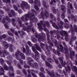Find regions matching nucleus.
I'll return each mask as SVG.
<instances>
[{
	"instance_id": "b1692460",
	"label": "nucleus",
	"mask_w": 77,
	"mask_h": 77,
	"mask_svg": "<svg viewBox=\"0 0 77 77\" xmlns=\"http://www.w3.org/2000/svg\"><path fill=\"white\" fill-rule=\"evenodd\" d=\"M47 26H50V23H49V22L48 21H46L45 22V23L44 24V25L43 26V27H47Z\"/></svg>"
},
{
	"instance_id": "39448f33",
	"label": "nucleus",
	"mask_w": 77,
	"mask_h": 77,
	"mask_svg": "<svg viewBox=\"0 0 77 77\" xmlns=\"http://www.w3.org/2000/svg\"><path fill=\"white\" fill-rule=\"evenodd\" d=\"M34 53L35 55H34V54H31L32 55V57L33 58V59L36 60H37L39 59V52H38L37 51H36L34 52Z\"/></svg>"
},
{
	"instance_id": "6e6552de",
	"label": "nucleus",
	"mask_w": 77,
	"mask_h": 77,
	"mask_svg": "<svg viewBox=\"0 0 77 77\" xmlns=\"http://www.w3.org/2000/svg\"><path fill=\"white\" fill-rule=\"evenodd\" d=\"M2 54V57H5V55H9V52L5 50H3L2 51L0 50V55Z\"/></svg>"
},
{
	"instance_id": "69168bd1",
	"label": "nucleus",
	"mask_w": 77,
	"mask_h": 77,
	"mask_svg": "<svg viewBox=\"0 0 77 77\" xmlns=\"http://www.w3.org/2000/svg\"><path fill=\"white\" fill-rule=\"evenodd\" d=\"M4 26L5 28V29H8L9 27H8V25L6 23H5L4 24Z\"/></svg>"
},
{
	"instance_id": "052dcab7",
	"label": "nucleus",
	"mask_w": 77,
	"mask_h": 77,
	"mask_svg": "<svg viewBox=\"0 0 77 77\" xmlns=\"http://www.w3.org/2000/svg\"><path fill=\"white\" fill-rule=\"evenodd\" d=\"M32 50L33 52H35V51H36V48H35V46L32 47Z\"/></svg>"
},
{
	"instance_id": "1a4fd4ad",
	"label": "nucleus",
	"mask_w": 77,
	"mask_h": 77,
	"mask_svg": "<svg viewBox=\"0 0 77 77\" xmlns=\"http://www.w3.org/2000/svg\"><path fill=\"white\" fill-rule=\"evenodd\" d=\"M53 38H54L53 36H51V39L52 42L54 43V45L57 47L58 50H59L60 48H59V45H57V41L56 40H54V39Z\"/></svg>"
},
{
	"instance_id": "4c0bfd02",
	"label": "nucleus",
	"mask_w": 77,
	"mask_h": 77,
	"mask_svg": "<svg viewBox=\"0 0 77 77\" xmlns=\"http://www.w3.org/2000/svg\"><path fill=\"white\" fill-rule=\"evenodd\" d=\"M73 29L76 32H77V25H73Z\"/></svg>"
},
{
	"instance_id": "bb28decb",
	"label": "nucleus",
	"mask_w": 77,
	"mask_h": 77,
	"mask_svg": "<svg viewBox=\"0 0 77 77\" xmlns=\"http://www.w3.org/2000/svg\"><path fill=\"white\" fill-rule=\"evenodd\" d=\"M48 42L51 47H53L54 46V44H53V42H52L50 41V40H48Z\"/></svg>"
},
{
	"instance_id": "0e129e2a",
	"label": "nucleus",
	"mask_w": 77,
	"mask_h": 77,
	"mask_svg": "<svg viewBox=\"0 0 77 77\" xmlns=\"http://www.w3.org/2000/svg\"><path fill=\"white\" fill-rule=\"evenodd\" d=\"M61 17L63 18H65V13L63 12V14H61Z\"/></svg>"
},
{
	"instance_id": "2f4dec72",
	"label": "nucleus",
	"mask_w": 77,
	"mask_h": 77,
	"mask_svg": "<svg viewBox=\"0 0 77 77\" xmlns=\"http://www.w3.org/2000/svg\"><path fill=\"white\" fill-rule=\"evenodd\" d=\"M7 58L8 60H9L10 61H12V56L11 55H10L9 56H8Z\"/></svg>"
},
{
	"instance_id": "a18cd8bd",
	"label": "nucleus",
	"mask_w": 77,
	"mask_h": 77,
	"mask_svg": "<svg viewBox=\"0 0 77 77\" xmlns=\"http://www.w3.org/2000/svg\"><path fill=\"white\" fill-rule=\"evenodd\" d=\"M48 60L49 62H50V63H51V62H53V60L52 58L50 57L48 59Z\"/></svg>"
},
{
	"instance_id": "a878e982",
	"label": "nucleus",
	"mask_w": 77,
	"mask_h": 77,
	"mask_svg": "<svg viewBox=\"0 0 77 77\" xmlns=\"http://www.w3.org/2000/svg\"><path fill=\"white\" fill-rule=\"evenodd\" d=\"M11 20L12 21V24L14 26V27L16 26V23H15V18H13Z\"/></svg>"
},
{
	"instance_id": "5fc2aeb1",
	"label": "nucleus",
	"mask_w": 77,
	"mask_h": 77,
	"mask_svg": "<svg viewBox=\"0 0 77 77\" xmlns=\"http://www.w3.org/2000/svg\"><path fill=\"white\" fill-rule=\"evenodd\" d=\"M39 74H40V75L41 77H45V75H44V73H42V72H40V73Z\"/></svg>"
},
{
	"instance_id": "de8ad7c7",
	"label": "nucleus",
	"mask_w": 77,
	"mask_h": 77,
	"mask_svg": "<svg viewBox=\"0 0 77 77\" xmlns=\"http://www.w3.org/2000/svg\"><path fill=\"white\" fill-rule=\"evenodd\" d=\"M34 8L36 10L39 11V7H38V5H35Z\"/></svg>"
},
{
	"instance_id": "37998d69",
	"label": "nucleus",
	"mask_w": 77,
	"mask_h": 77,
	"mask_svg": "<svg viewBox=\"0 0 77 77\" xmlns=\"http://www.w3.org/2000/svg\"><path fill=\"white\" fill-rule=\"evenodd\" d=\"M64 27L66 29H68L69 28V25L68 23H65L64 24Z\"/></svg>"
},
{
	"instance_id": "680f3d73",
	"label": "nucleus",
	"mask_w": 77,
	"mask_h": 77,
	"mask_svg": "<svg viewBox=\"0 0 77 77\" xmlns=\"http://www.w3.org/2000/svg\"><path fill=\"white\" fill-rule=\"evenodd\" d=\"M23 72L24 74H25V75H27V72H26V69L23 70Z\"/></svg>"
},
{
	"instance_id": "79ce46f5",
	"label": "nucleus",
	"mask_w": 77,
	"mask_h": 77,
	"mask_svg": "<svg viewBox=\"0 0 77 77\" xmlns=\"http://www.w3.org/2000/svg\"><path fill=\"white\" fill-rule=\"evenodd\" d=\"M67 65V64H66V62H65V61H64V66L65 68L66 71L67 72H68V69H67V67L65 66V65Z\"/></svg>"
},
{
	"instance_id": "ddd939ff",
	"label": "nucleus",
	"mask_w": 77,
	"mask_h": 77,
	"mask_svg": "<svg viewBox=\"0 0 77 77\" xmlns=\"http://www.w3.org/2000/svg\"><path fill=\"white\" fill-rule=\"evenodd\" d=\"M20 53H21V52H20V50H17V52H16L15 54V55L17 59H19V57H18V56L20 54Z\"/></svg>"
},
{
	"instance_id": "dca6fc26",
	"label": "nucleus",
	"mask_w": 77,
	"mask_h": 77,
	"mask_svg": "<svg viewBox=\"0 0 77 77\" xmlns=\"http://www.w3.org/2000/svg\"><path fill=\"white\" fill-rule=\"evenodd\" d=\"M45 63L46 66H47L49 68H53V66L48 61H46Z\"/></svg>"
},
{
	"instance_id": "473e14b6",
	"label": "nucleus",
	"mask_w": 77,
	"mask_h": 77,
	"mask_svg": "<svg viewBox=\"0 0 77 77\" xmlns=\"http://www.w3.org/2000/svg\"><path fill=\"white\" fill-rule=\"evenodd\" d=\"M40 45L41 48H42V49H43L44 48V46H45V44H44L42 42L40 43Z\"/></svg>"
},
{
	"instance_id": "f3484780",
	"label": "nucleus",
	"mask_w": 77,
	"mask_h": 77,
	"mask_svg": "<svg viewBox=\"0 0 77 77\" xmlns=\"http://www.w3.org/2000/svg\"><path fill=\"white\" fill-rule=\"evenodd\" d=\"M71 67L72 71H75H75H76L77 69V67L75 66H73V65H71Z\"/></svg>"
},
{
	"instance_id": "c03bdc74",
	"label": "nucleus",
	"mask_w": 77,
	"mask_h": 77,
	"mask_svg": "<svg viewBox=\"0 0 77 77\" xmlns=\"http://www.w3.org/2000/svg\"><path fill=\"white\" fill-rule=\"evenodd\" d=\"M52 11H53V14H56V12H57V11H56V9H54V7H53L52 8Z\"/></svg>"
},
{
	"instance_id": "9d476101",
	"label": "nucleus",
	"mask_w": 77,
	"mask_h": 77,
	"mask_svg": "<svg viewBox=\"0 0 77 77\" xmlns=\"http://www.w3.org/2000/svg\"><path fill=\"white\" fill-rule=\"evenodd\" d=\"M46 70L47 71V72L48 74L51 77H56V75L54 74V72L53 70H52L51 72L50 71L48 70V69H46Z\"/></svg>"
},
{
	"instance_id": "6e6d98bb",
	"label": "nucleus",
	"mask_w": 77,
	"mask_h": 77,
	"mask_svg": "<svg viewBox=\"0 0 77 77\" xmlns=\"http://www.w3.org/2000/svg\"><path fill=\"white\" fill-rule=\"evenodd\" d=\"M9 75L10 77H14V73H11L10 72L9 73Z\"/></svg>"
},
{
	"instance_id": "4468645a",
	"label": "nucleus",
	"mask_w": 77,
	"mask_h": 77,
	"mask_svg": "<svg viewBox=\"0 0 77 77\" xmlns=\"http://www.w3.org/2000/svg\"><path fill=\"white\" fill-rule=\"evenodd\" d=\"M22 27L23 28V30L24 31H26V30L27 29H31V27H26V26H25V25L24 24H22Z\"/></svg>"
},
{
	"instance_id": "e433bc0d",
	"label": "nucleus",
	"mask_w": 77,
	"mask_h": 77,
	"mask_svg": "<svg viewBox=\"0 0 77 77\" xmlns=\"http://www.w3.org/2000/svg\"><path fill=\"white\" fill-rule=\"evenodd\" d=\"M13 8L16 11H18V7H17V5L14 4L13 5Z\"/></svg>"
},
{
	"instance_id": "c9c22d12",
	"label": "nucleus",
	"mask_w": 77,
	"mask_h": 77,
	"mask_svg": "<svg viewBox=\"0 0 77 77\" xmlns=\"http://www.w3.org/2000/svg\"><path fill=\"white\" fill-rule=\"evenodd\" d=\"M31 40L33 42H35L36 41H37V39L35 38V37H32L31 38Z\"/></svg>"
},
{
	"instance_id": "4d7b16f0",
	"label": "nucleus",
	"mask_w": 77,
	"mask_h": 77,
	"mask_svg": "<svg viewBox=\"0 0 77 77\" xmlns=\"http://www.w3.org/2000/svg\"><path fill=\"white\" fill-rule=\"evenodd\" d=\"M31 12H32V13H34V14H35V15H36L37 14V12L36 11H35L34 9H32L31 10Z\"/></svg>"
},
{
	"instance_id": "ea45409f",
	"label": "nucleus",
	"mask_w": 77,
	"mask_h": 77,
	"mask_svg": "<svg viewBox=\"0 0 77 77\" xmlns=\"http://www.w3.org/2000/svg\"><path fill=\"white\" fill-rule=\"evenodd\" d=\"M11 12L13 16H15V12L14 11L12 10H11Z\"/></svg>"
},
{
	"instance_id": "72a5a7b5",
	"label": "nucleus",
	"mask_w": 77,
	"mask_h": 77,
	"mask_svg": "<svg viewBox=\"0 0 77 77\" xmlns=\"http://www.w3.org/2000/svg\"><path fill=\"white\" fill-rule=\"evenodd\" d=\"M68 5V7H69V5L70 6V8L71 10H72V4H70V2H69L67 4Z\"/></svg>"
},
{
	"instance_id": "49530a36",
	"label": "nucleus",
	"mask_w": 77,
	"mask_h": 77,
	"mask_svg": "<svg viewBox=\"0 0 77 77\" xmlns=\"http://www.w3.org/2000/svg\"><path fill=\"white\" fill-rule=\"evenodd\" d=\"M66 52V57L67 59H69V53L68 52Z\"/></svg>"
},
{
	"instance_id": "0eeeda50",
	"label": "nucleus",
	"mask_w": 77,
	"mask_h": 77,
	"mask_svg": "<svg viewBox=\"0 0 77 77\" xmlns=\"http://www.w3.org/2000/svg\"><path fill=\"white\" fill-rule=\"evenodd\" d=\"M41 15L42 17L43 20L45 19V17L48 18V16H49V13L47 11H45V14H44V12H41Z\"/></svg>"
},
{
	"instance_id": "338daca9",
	"label": "nucleus",
	"mask_w": 77,
	"mask_h": 77,
	"mask_svg": "<svg viewBox=\"0 0 77 77\" xmlns=\"http://www.w3.org/2000/svg\"><path fill=\"white\" fill-rule=\"evenodd\" d=\"M0 62L1 63H4V60L2 58H1L0 59Z\"/></svg>"
},
{
	"instance_id": "c85d7f7f",
	"label": "nucleus",
	"mask_w": 77,
	"mask_h": 77,
	"mask_svg": "<svg viewBox=\"0 0 77 77\" xmlns=\"http://www.w3.org/2000/svg\"><path fill=\"white\" fill-rule=\"evenodd\" d=\"M8 69V70H10V71H12L13 72H14V69H13V66H10L9 67Z\"/></svg>"
},
{
	"instance_id": "864d4df0",
	"label": "nucleus",
	"mask_w": 77,
	"mask_h": 77,
	"mask_svg": "<svg viewBox=\"0 0 77 77\" xmlns=\"http://www.w3.org/2000/svg\"><path fill=\"white\" fill-rule=\"evenodd\" d=\"M59 50H60L61 53H63V47L62 46V47L60 48Z\"/></svg>"
},
{
	"instance_id": "a19ab883",
	"label": "nucleus",
	"mask_w": 77,
	"mask_h": 77,
	"mask_svg": "<svg viewBox=\"0 0 77 77\" xmlns=\"http://www.w3.org/2000/svg\"><path fill=\"white\" fill-rule=\"evenodd\" d=\"M24 67L25 68H28V69H29L30 67L29 65H27V64H25L24 65Z\"/></svg>"
},
{
	"instance_id": "412c9836",
	"label": "nucleus",
	"mask_w": 77,
	"mask_h": 77,
	"mask_svg": "<svg viewBox=\"0 0 77 77\" xmlns=\"http://www.w3.org/2000/svg\"><path fill=\"white\" fill-rule=\"evenodd\" d=\"M52 26H53V27H54V28L57 29V30H59V27L58 26H57V25H56V24L55 23H53L52 24Z\"/></svg>"
},
{
	"instance_id": "a211bd4d",
	"label": "nucleus",
	"mask_w": 77,
	"mask_h": 77,
	"mask_svg": "<svg viewBox=\"0 0 77 77\" xmlns=\"http://www.w3.org/2000/svg\"><path fill=\"white\" fill-rule=\"evenodd\" d=\"M42 4L44 7H45V8L46 9H47V8L49 7V5H48L47 6V5H46V2L45 1H43Z\"/></svg>"
},
{
	"instance_id": "f704fd0d",
	"label": "nucleus",
	"mask_w": 77,
	"mask_h": 77,
	"mask_svg": "<svg viewBox=\"0 0 77 77\" xmlns=\"http://www.w3.org/2000/svg\"><path fill=\"white\" fill-rule=\"evenodd\" d=\"M25 47L27 52L28 53H29V46L27 45Z\"/></svg>"
},
{
	"instance_id": "3c124183",
	"label": "nucleus",
	"mask_w": 77,
	"mask_h": 77,
	"mask_svg": "<svg viewBox=\"0 0 77 77\" xmlns=\"http://www.w3.org/2000/svg\"><path fill=\"white\" fill-rule=\"evenodd\" d=\"M46 53H47V55L48 57H50V51L49 50L48 51H47L46 52Z\"/></svg>"
},
{
	"instance_id": "13d9d810",
	"label": "nucleus",
	"mask_w": 77,
	"mask_h": 77,
	"mask_svg": "<svg viewBox=\"0 0 77 77\" xmlns=\"http://www.w3.org/2000/svg\"><path fill=\"white\" fill-rule=\"evenodd\" d=\"M6 20L7 21H11V20L10 19V18L8 16H6Z\"/></svg>"
},
{
	"instance_id": "e2e57ef3",
	"label": "nucleus",
	"mask_w": 77,
	"mask_h": 77,
	"mask_svg": "<svg viewBox=\"0 0 77 77\" xmlns=\"http://www.w3.org/2000/svg\"><path fill=\"white\" fill-rule=\"evenodd\" d=\"M58 26L60 29H63V27L62 26V25H60V23H58Z\"/></svg>"
},
{
	"instance_id": "20e7f679",
	"label": "nucleus",
	"mask_w": 77,
	"mask_h": 77,
	"mask_svg": "<svg viewBox=\"0 0 77 77\" xmlns=\"http://www.w3.org/2000/svg\"><path fill=\"white\" fill-rule=\"evenodd\" d=\"M35 36L36 38H38V42H41V41H45V39L42 37L41 34H38L37 33H36L35 35Z\"/></svg>"
},
{
	"instance_id": "bf43d9fd",
	"label": "nucleus",
	"mask_w": 77,
	"mask_h": 77,
	"mask_svg": "<svg viewBox=\"0 0 77 77\" xmlns=\"http://www.w3.org/2000/svg\"><path fill=\"white\" fill-rule=\"evenodd\" d=\"M31 74L32 75L33 77H38V76H37V75H36L35 74V73L34 72H31Z\"/></svg>"
},
{
	"instance_id": "423d86ee",
	"label": "nucleus",
	"mask_w": 77,
	"mask_h": 77,
	"mask_svg": "<svg viewBox=\"0 0 77 77\" xmlns=\"http://www.w3.org/2000/svg\"><path fill=\"white\" fill-rule=\"evenodd\" d=\"M13 46V45L12 44H8L7 43L5 44L4 45V48L5 49L8 48L9 47H10L9 48V50L11 52H12L13 51V48H12V47Z\"/></svg>"
},
{
	"instance_id": "f8f14e48",
	"label": "nucleus",
	"mask_w": 77,
	"mask_h": 77,
	"mask_svg": "<svg viewBox=\"0 0 77 77\" xmlns=\"http://www.w3.org/2000/svg\"><path fill=\"white\" fill-rule=\"evenodd\" d=\"M63 33L66 36L65 37V39L66 41H67V42H68V41H69V40L68 39V32L65 31H64Z\"/></svg>"
},
{
	"instance_id": "2eb2a0df",
	"label": "nucleus",
	"mask_w": 77,
	"mask_h": 77,
	"mask_svg": "<svg viewBox=\"0 0 77 77\" xmlns=\"http://www.w3.org/2000/svg\"><path fill=\"white\" fill-rule=\"evenodd\" d=\"M58 59H59V60H60L61 64L62 65V66H64V63H63V58H62L61 57H59L58 58Z\"/></svg>"
},
{
	"instance_id": "4be33fe9",
	"label": "nucleus",
	"mask_w": 77,
	"mask_h": 77,
	"mask_svg": "<svg viewBox=\"0 0 77 77\" xmlns=\"http://www.w3.org/2000/svg\"><path fill=\"white\" fill-rule=\"evenodd\" d=\"M17 21L19 24L20 27H22L23 25H22V22L20 20V18H18Z\"/></svg>"
},
{
	"instance_id": "5701e85b",
	"label": "nucleus",
	"mask_w": 77,
	"mask_h": 77,
	"mask_svg": "<svg viewBox=\"0 0 77 77\" xmlns=\"http://www.w3.org/2000/svg\"><path fill=\"white\" fill-rule=\"evenodd\" d=\"M70 58H71L72 57V56H75V52L74 51H72L70 52Z\"/></svg>"
},
{
	"instance_id": "09e8293b",
	"label": "nucleus",
	"mask_w": 77,
	"mask_h": 77,
	"mask_svg": "<svg viewBox=\"0 0 77 77\" xmlns=\"http://www.w3.org/2000/svg\"><path fill=\"white\" fill-rule=\"evenodd\" d=\"M42 58L44 61H45V58L46 57L44 55H41Z\"/></svg>"
},
{
	"instance_id": "393cba45",
	"label": "nucleus",
	"mask_w": 77,
	"mask_h": 77,
	"mask_svg": "<svg viewBox=\"0 0 77 77\" xmlns=\"http://www.w3.org/2000/svg\"><path fill=\"white\" fill-rule=\"evenodd\" d=\"M35 48H36L37 50H38L41 53H42V50H41V48H40V47L39 46L36 45L35 46Z\"/></svg>"
},
{
	"instance_id": "8fccbe9b",
	"label": "nucleus",
	"mask_w": 77,
	"mask_h": 77,
	"mask_svg": "<svg viewBox=\"0 0 77 77\" xmlns=\"http://www.w3.org/2000/svg\"><path fill=\"white\" fill-rule=\"evenodd\" d=\"M47 36V39L48 41L49 40H50V35L48 33H47L46 34Z\"/></svg>"
},
{
	"instance_id": "7c9ffc66",
	"label": "nucleus",
	"mask_w": 77,
	"mask_h": 77,
	"mask_svg": "<svg viewBox=\"0 0 77 77\" xmlns=\"http://www.w3.org/2000/svg\"><path fill=\"white\" fill-rule=\"evenodd\" d=\"M3 67L5 70H6V71L9 70L8 66L6 64H5V65Z\"/></svg>"
},
{
	"instance_id": "f257e3e1",
	"label": "nucleus",
	"mask_w": 77,
	"mask_h": 77,
	"mask_svg": "<svg viewBox=\"0 0 77 77\" xmlns=\"http://www.w3.org/2000/svg\"><path fill=\"white\" fill-rule=\"evenodd\" d=\"M28 60V63L32 68H36L37 69H39V66L36 62L34 63L33 64L32 63L33 61V60L30 57H28L27 58Z\"/></svg>"
},
{
	"instance_id": "f03ea898",
	"label": "nucleus",
	"mask_w": 77,
	"mask_h": 77,
	"mask_svg": "<svg viewBox=\"0 0 77 77\" xmlns=\"http://www.w3.org/2000/svg\"><path fill=\"white\" fill-rule=\"evenodd\" d=\"M27 14L29 16V18H30V21H32V23H34L35 21V23H37L38 18L35 17L34 14L33 13H28Z\"/></svg>"
},
{
	"instance_id": "603ef678",
	"label": "nucleus",
	"mask_w": 77,
	"mask_h": 77,
	"mask_svg": "<svg viewBox=\"0 0 77 77\" xmlns=\"http://www.w3.org/2000/svg\"><path fill=\"white\" fill-rule=\"evenodd\" d=\"M64 49L66 52H68V47L66 46H65L64 48Z\"/></svg>"
},
{
	"instance_id": "6ab92c4d",
	"label": "nucleus",
	"mask_w": 77,
	"mask_h": 77,
	"mask_svg": "<svg viewBox=\"0 0 77 77\" xmlns=\"http://www.w3.org/2000/svg\"><path fill=\"white\" fill-rule=\"evenodd\" d=\"M34 3L35 5H38L39 6H41V2L38 0H35L34 1Z\"/></svg>"
},
{
	"instance_id": "774afa93",
	"label": "nucleus",
	"mask_w": 77,
	"mask_h": 77,
	"mask_svg": "<svg viewBox=\"0 0 77 77\" xmlns=\"http://www.w3.org/2000/svg\"><path fill=\"white\" fill-rule=\"evenodd\" d=\"M56 77H63V76H61V75H59L57 73H56Z\"/></svg>"
},
{
	"instance_id": "58836bf2",
	"label": "nucleus",
	"mask_w": 77,
	"mask_h": 77,
	"mask_svg": "<svg viewBox=\"0 0 77 77\" xmlns=\"http://www.w3.org/2000/svg\"><path fill=\"white\" fill-rule=\"evenodd\" d=\"M34 23V22H32V21H31V22H29L30 25H29L28 26L29 27H31V29L32 28V27L33 26V23Z\"/></svg>"
},
{
	"instance_id": "c756f323",
	"label": "nucleus",
	"mask_w": 77,
	"mask_h": 77,
	"mask_svg": "<svg viewBox=\"0 0 77 77\" xmlns=\"http://www.w3.org/2000/svg\"><path fill=\"white\" fill-rule=\"evenodd\" d=\"M25 21L26 20V21H28V18H30L29 17V16L27 14H26L25 15Z\"/></svg>"
},
{
	"instance_id": "cd10ccee",
	"label": "nucleus",
	"mask_w": 77,
	"mask_h": 77,
	"mask_svg": "<svg viewBox=\"0 0 77 77\" xmlns=\"http://www.w3.org/2000/svg\"><path fill=\"white\" fill-rule=\"evenodd\" d=\"M20 56H21V58L22 59H25L26 57H25V55L23 53H21L20 54Z\"/></svg>"
},
{
	"instance_id": "9b49d317",
	"label": "nucleus",
	"mask_w": 77,
	"mask_h": 77,
	"mask_svg": "<svg viewBox=\"0 0 77 77\" xmlns=\"http://www.w3.org/2000/svg\"><path fill=\"white\" fill-rule=\"evenodd\" d=\"M40 22L41 23H37V26H38V29L40 30H41V29H42V25H44V22L43 21L41 20L40 21Z\"/></svg>"
},
{
	"instance_id": "7ed1b4c3",
	"label": "nucleus",
	"mask_w": 77,
	"mask_h": 77,
	"mask_svg": "<svg viewBox=\"0 0 77 77\" xmlns=\"http://www.w3.org/2000/svg\"><path fill=\"white\" fill-rule=\"evenodd\" d=\"M21 8L23 10L24 9V7L26 9L29 10L30 9V6L27 2H25V1H22V3L21 4Z\"/></svg>"
},
{
	"instance_id": "aec40b11",
	"label": "nucleus",
	"mask_w": 77,
	"mask_h": 77,
	"mask_svg": "<svg viewBox=\"0 0 77 77\" xmlns=\"http://www.w3.org/2000/svg\"><path fill=\"white\" fill-rule=\"evenodd\" d=\"M61 6L62 8L61 9V11L65 13L66 12V11L65 10L66 7H65V6L63 5H61Z\"/></svg>"
}]
</instances>
